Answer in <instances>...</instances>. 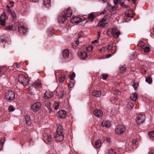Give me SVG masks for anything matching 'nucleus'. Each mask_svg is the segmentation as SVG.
<instances>
[{"label": "nucleus", "instance_id": "obj_1", "mask_svg": "<svg viewBox=\"0 0 154 154\" xmlns=\"http://www.w3.org/2000/svg\"><path fill=\"white\" fill-rule=\"evenodd\" d=\"M64 134L61 128H58L57 130V134L54 136V138L57 141H61L64 139Z\"/></svg>", "mask_w": 154, "mask_h": 154}, {"label": "nucleus", "instance_id": "obj_2", "mask_svg": "<svg viewBox=\"0 0 154 154\" xmlns=\"http://www.w3.org/2000/svg\"><path fill=\"white\" fill-rule=\"evenodd\" d=\"M19 82L24 86L28 85L29 83V79L23 75H20L18 77Z\"/></svg>", "mask_w": 154, "mask_h": 154}, {"label": "nucleus", "instance_id": "obj_3", "mask_svg": "<svg viewBox=\"0 0 154 154\" xmlns=\"http://www.w3.org/2000/svg\"><path fill=\"white\" fill-rule=\"evenodd\" d=\"M106 33L107 35L109 36H110L112 34L113 37L115 38H118L120 34L119 30H118L116 32H115L113 28L108 29Z\"/></svg>", "mask_w": 154, "mask_h": 154}, {"label": "nucleus", "instance_id": "obj_4", "mask_svg": "<svg viewBox=\"0 0 154 154\" xmlns=\"http://www.w3.org/2000/svg\"><path fill=\"white\" fill-rule=\"evenodd\" d=\"M126 129L125 126L119 125L117 126L115 129V131L116 133L119 135L123 133L126 131Z\"/></svg>", "mask_w": 154, "mask_h": 154}, {"label": "nucleus", "instance_id": "obj_5", "mask_svg": "<svg viewBox=\"0 0 154 154\" xmlns=\"http://www.w3.org/2000/svg\"><path fill=\"white\" fill-rule=\"evenodd\" d=\"M15 93L12 91H8L5 94V98L8 100H11L15 98Z\"/></svg>", "mask_w": 154, "mask_h": 154}, {"label": "nucleus", "instance_id": "obj_6", "mask_svg": "<svg viewBox=\"0 0 154 154\" xmlns=\"http://www.w3.org/2000/svg\"><path fill=\"white\" fill-rule=\"evenodd\" d=\"M145 120V116L144 114H139L137 116L136 122L137 124H140L144 122Z\"/></svg>", "mask_w": 154, "mask_h": 154}, {"label": "nucleus", "instance_id": "obj_7", "mask_svg": "<svg viewBox=\"0 0 154 154\" xmlns=\"http://www.w3.org/2000/svg\"><path fill=\"white\" fill-rule=\"evenodd\" d=\"M41 104L39 102H37L33 103L31 106V110L35 112L38 111L40 109Z\"/></svg>", "mask_w": 154, "mask_h": 154}, {"label": "nucleus", "instance_id": "obj_8", "mask_svg": "<svg viewBox=\"0 0 154 154\" xmlns=\"http://www.w3.org/2000/svg\"><path fill=\"white\" fill-rule=\"evenodd\" d=\"M69 7L66 10L64 11L61 13L62 15L66 17H70L72 15V11L69 9Z\"/></svg>", "mask_w": 154, "mask_h": 154}, {"label": "nucleus", "instance_id": "obj_9", "mask_svg": "<svg viewBox=\"0 0 154 154\" xmlns=\"http://www.w3.org/2000/svg\"><path fill=\"white\" fill-rule=\"evenodd\" d=\"M6 17V14L5 12H3L0 17V23L2 25H5V20Z\"/></svg>", "mask_w": 154, "mask_h": 154}, {"label": "nucleus", "instance_id": "obj_10", "mask_svg": "<svg viewBox=\"0 0 154 154\" xmlns=\"http://www.w3.org/2000/svg\"><path fill=\"white\" fill-rule=\"evenodd\" d=\"M56 115L57 117L64 118L66 116V112L65 110H60L57 113Z\"/></svg>", "mask_w": 154, "mask_h": 154}, {"label": "nucleus", "instance_id": "obj_11", "mask_svg": "<svg viewBox=\"0 0 154 154\" xmlns=\"http://www.w3.org/2000/svg\"><path fill=\"white\" fill-rule=\"evenodd\" d=\"M27 29L23 26H18V31L19 33L22 35H24L27 32Z\"/></svg>", "mask_w": 154, "mask_h": 154}, {"label": "nucleus", "instance_id": "obj_12", "mask_svg": "<svg viewBox=\"0 0 154 154\" xmlns=\"http://www.w3.org/2000/svg\"><path fill=\"white\" fill-rule=\"evenodd\" d=\"M93 114L96 117H101L103 115L102 111L100 109H95L93 112Z\"/></svg>", "mask_w": 154, "mask_h": 154}, {"label": "nucleus", "instance_id": "obj_13", "mask_svg": "<svg viewBox=\"0 0 154 154\" xmlns=\"http://www.w3.org/2000/svg\"><path fill=\"white\" fill-rule=\"evenodd\" d=\"M53 95L52 92L49 91H46L44 95L43 98L45 99H48L52 97Z\"/></svg>", "mask_w": 154, "mask_h": 154}, {"label": "nucleus", "instance_id": "obj_14", "mask_svg": "<svg viewBox=\"0 0 154 154\" xmlns=\"http://www.w3.org/2000/svg\"><path fill=\"white\" fill-rule=\"evenodd\" d=\"M71 22L72 23H78L82 21V19L78 17H74L71 20Z\"/></svg>", "mask_w": 154, "mask_h": 154}, {"label": "nucleus", "instance_id": "obj_15", "mask_svg": "<svg viewBox=\"0 0 154 154\" xmlns=\"http://www.w3.org/2000/svg\"><path fill=\"white\" fill-rule=\"evenodd\" d=\"M42 83L40 80H38L35 81L34 83L32 85V87L35 88H38L41 86Z\"/></svg>", "mask_w": 154, "mask_h": 154}, {"label": "nucleus", "instance_id": "obj_16", "mask_svg": "<svg viewBox=\"0 0 154 154\" xmlns=\"http://www.w3.org/2000/svg\"><path fill=\"white\" fill-rule=\"evenodd\" d=\"M101 125L103 127H105L108 128L110 126V122L109 121H103L102 122Z\"/></svg>", "mask_w": 154, "mask_h": 154}, {"label": "nucleus", "instance_id": "obj_17", "mask_svg": "<svg viewBox=\"0 0 154 154\" xmlns=\"http://www.w3.org/2000/svg\"><path fill=\"white\" fill-rule=\"evenodd\" d=\"M137 97V94L135 93L131 94L130 96V99L134 101H136Z\"/></svg>", "mask_w": 154, "mask_h": 154}, {"label": "nucleus", "instance_id": "obj_18", "mask_svg": "<svg viewBox=\"0 0 154 154\" xmlns=\"http://www.w3.org/2000/svg\"><path fill=\"white\" fill-rule=\"evenodd\" d=\"M107 5L108 9L110 11H115L116 9V8L115 6H112L109 3H107Z\"/></svg>", "mask_w": 154, "mask_h": 154}, {"label": "nucleus", "instance_id": "obj_19", "mask_svg": "<svg viewBox=\"0 0 154 154\" xmlns=\"http://www.w3.org/2000/svg\"><path fill=\"white\" fill-rule=\"evenodd\" d=\"M66 16L62 15V14L58 18V21L60 23L64 22L66 20Z\"/></svg>", "mask_w": 154, "mask_h": 154}, {"label": "nucleus", "instance_id": "obj_20", "mask_svg": "<svg viewBox=\"0 0 154 154\" xmlns=\"http://www.w3.org/2000/svg\"><path fill=\"white\" fill-rule=\"evenodd\" d=\"M101 95V92L100 91L94 90L92 92V95L96 97H99Z\"/></svg>", "mask_w": 154, "mask_h": 154}, {"label": "nucleus", "instance_id": "obj_21", "mask_svg": "<svg viewBox=\"0 0 154 154\" xmlns=\"http://www.w3.org/2000/svg\"><path fill=\"white\" fill-rule=\"evenodd\" d=\"M63 54L64 58H68L69 55V51L66 49L64 50L63 52Z\"/></svg>", "mask_w": 154, "mask_h": 154}, {"label": "nucleus", "instance_id": "obj_22", "mask_svg": "<svg viewBox=\"0 0 154 154\" xmlns=\"http://www.w3.org/2000/svg\"><path fill=\"white\" fill-rule=\"evenodd\" d=\"M43 4L47 7H49L51 6V0H44Z\"/></svg>", "mask_w": 154, "mask_h": 154}, {"label": "nucleus", "instance_id": "obj_23", "mask_svg": "<svg viewBox=\"0 0 154 154\" xmlns=\"http://www.w3.org/2000/svg\"><path fill=\"white\" fill-rule=\"evenodd\" d=\"M52 103L50 102H48L45 103V106L49 109V112H52Z\"/></svg>", "mask_w": 154, "mask_h": 154}, {"label": "nucleus", "instance_id": "obj_24", "mask_svg": "<svg viewBox=\"0 0 154 154\" xmlns=\"http://www.w3.org/2000/svg\"><path fill=\"white\" fill-rule=\"evenodd\" d=\"M81 56L80 57L81 59L84 60L85 58H86L87 56V53L86 52L84 51H82L81 52Z\"/></svg>", "mask_w": 154, "mask_h": 154}, {"label": "nucleus", "instance_id": "obj_25", "mask_svg": "<svg viewBox=\"0 0 154 154\" xmlns=\"http://www.w3.org/2000/svg\"><path fill=\"white\" fill-rule=\"evenodd\" d=\"M63 91L61 89L57 93V96L59 98L62 99L63 95Z\"/></svg>", "mask_w": 154, "mask_h": 154}, {"label": "nucleus", "instance_id": "obj_26", "mask_svg": "<svg viewBox=\"0 0 154 154\" xmlns=\"http://www.w3.org/2000/svg\"><path fill=\"white\" fill-rule=\"evenodd\" d=\"M104 22H105L100 21L99 23V26H100L103 28H105L107 27L108 25V24L107 23H105Z\"/></svg>", "mask_w": 154, "mask_h": 154}, {"label": "nucleus", "instance_id": "obj_27", "mask_svg": "<svg viewBox=\"0 0 154 154\" xmlns=\"http://www.w3.org/2000/svg\"><path fill=\"white\" fill-rule=\"evenodd\" d=\"M95 17L94 16V14L92 13H91L88 15V19L92 22L95 18Z\"/></svg>", "mask_w": 154, "mask_h": 154}, {"label": "nucleus", "instance_id": "obj_28", "mask_svg": "<svg viewBox=\"0 0 154 154\" xmlns=\"http://www.w3.org/2000/svg\"><path fill=\"white\" fill-rule=\"evenodd\" d=\"M95 147L97 148H99L101 146V143L100 141V140H97L96 141L94 145Z\"/></svg>", "mask_w": 154, "mask_h": 154}, {"label": "nucleus", "instance_id": "obj_29", "mask_svg": "<svg viewBox=\"0 0 154 154\" xmlns=\"http://www.w3.org/2000/svg\"><path fill=\"white\" fill-rule=\"evenodd\" d=\"M6 36H1L0 37V42H2V43H3L4 42H7L8 38H7L6 39ZM7 37V36H6Z\"/></svg>", "mask_w": 154, "mask_h": 154}, {"label": "nucleus", "instance_id": "obj_30", "mask_svg": "<svg viewBox=\"0 0 154 154\" xmlns=\"http://www.w3.org/2000/svg\"><path fill=\"white\" fill-rule=\"evenodd\" d=\"M134 104L131 102H129L127 104V107L130 109H132L134 106Z\"/></svg>", "mask_w": 154, "mask_h": 154}, {"label": "nucleus", "instance_id": "obj_31", "mask_svg": "<svg viewBox=\"0 0 154 154\" xmlns=\"http://www.w3.org/2000/svg\"><path fill=\"white\" fill-rule=\"evenodd\" d=\"M120 72L122 73H124L126 71V68L125 65H123L120 68Z\"/></svg>", "mask_w": 154, "mask_h": 154}, {"label": "nucleus", "instance_id": "obj_32", "mask_svg": "<svg viewBox=\"0 0 154 154\" xmlns=\"http://www.w3.org/2000/svg\"><path fill=\"white\" fill-rule=\"evenodd\" d=\"M72 81L70 82L69 85V87L70 88H73L74 85V81L73 80H71Z\"/></svg>", "mask_w": 154, "mask_h": 154}, {"label": "nucleus", "instance_id": "obj_33", "mask_svg": "<svg viewBox=\"0 0 154 154\" xmlns=\"http://www.w3.org/2000/svg\"><path fill=\"white\" fill-rule=\"evenodd\" d=\"M138 45L142 49H143L144 47L145 43L144 42L142 41L140 42Z\"/></svg>", "mask_w": 154, "mask_h": 154}, {"label": "nucleus", "instance_id": "obj_34", "mask_svg": "<svg viewBox=\"0 0 154 154\" xmlns=\"http://www.w3.org/2000/svg\"><path fill=\"white\" fill-rule=\"evenodd\" d=\"M9 13L13 18H16L15 14L14 11H12L11 10H10Z\"/></svg>", "mask_w": 154, "mask_h": 154}, {"label": "nucleus", "instance_id": "obj_35", "mask_svg": "<svg viewBox=\"0 0 154 154\" xmlns=\"http://www.w3.org/2000/svg\"><path fill=\"white\" fill-rule=\"evenodd\" d=\"M46 139L49 142H51L52 141V137L51 136L47 135Z\"/></svg>", "mask_w": 154, "mask_h": 154}, {"label": "nucleus", "instance_id": "obj_36", "mask_svg": "<svg viewBox=\"0 0 154 154\" xmlns=\"http://www.w3.org/2000/svg\"><path fill=\"white\" fill-rule=\"evenodd\" d=\"M148 134L150 138L151 137L154 138V131L149 132Z\"/></svg>", "mask_w": 154, "mask_h": 154}, {"label": "nucleus", "instance_id": "obj_37", "mask_svg": "<svg viewBox=\"0 0 154 154\" xmlns=\"http://www.w3.org/2000/svg\"><path fill=\"white\" fill-rule=\"evenodd\" d=\"M146 81L148 83L150 84L152 82V79L149 77H147L146 78Z\"/></svg>", "mask_w": 154, "mask_h": 154}, {"label": "nucleus", "instance_id": "obj_38", "mask_svg": "<svg viewBox=\"0 0 154 154\" xmlns=\"http://www.w3.org/2000/svg\"><path fill=\"white\" fill-rule=\"evenodd\" d=\"M101 76H102V79L103 80H106V78L108 77V75L107 73H103L101 74Z\"/></svg>", "mask_w": 154, "mask_h": 154}, {"label": "nucleus", "instance_id": "obj_39", "mask_svg": "<svg viewBox=\"0 0 154 154\" xmlns=\"http://www.w3.org/2000/svg\"><path fill=\"white\" fill-rule=\"evenodd\" d=\"M13 26L12 25L9 26L6 28V29L8 30H15V29H13Z\"/></svg>", "mask_w": 154, "mask_h": 154}, {"label": "nucleus", "instance_id": "obj_40", "mask_svg": "<svg viewBox=\"0 0 154 154\" xmlns=\"http://www.w3.org/2000/svg\"><path fill=\"white\" fill-rule=\"evenodd\" d=\"M114 94L116 95H119L120 94V92L118 90H114Z\"/></svg>", "mask_w": 154, "mask_h": 154}, {"label": "nucleus", "instance_id": "obj_41", "mask_svg": "<svg viewBox=\"0 0 154 154\" xmlns=\"http://www.w3.org/2000/svg\"><path fill=\"white\" fill-rule=\"evenodd\" d=\"M108 154H116L115 151H114L112 149H110L109 150Z\"/></svg>", "mask_w": 154, "mask_h": 154}, {"label": "nucleus", "instance_id": "obj_42", "mask_svg": "<svg viewBox=\"0 0 154 154\" xmlns=\"http://www.w3.org/2000/svg\"><path fill=\"white\" fill-rule=\"evenodd\" d=\"M110 101L112 103H114L117 101V98L115 97H112L111 98Z\"/></svg>", "mask_w": 154, "mask_h": 154}, {"label": "nucleus", "instance_id": "obj_43", "mask_svg": "<svg viewBox=\"0 0 154 154\" xmlns=\"http://www.w3.org/2000/svg\"><path fill=\"white\" fill-rule=\"evenodd\" d=\"M75 73H72V74L69 76V77L71 80H73L75 76Z\"/></svg>", "mask_w": 154, "mask_h": 154}, {"label": "nucleus", "instance_id": "obj_44", "mask_svg": "<svg viewBox=\"0 0 154 154\" xmlns=\"http://www.w3.org/2000/svg\"><path fill=\"white\" fill-rule=\"evenodd\" d=\"M79 40L78 39L75 41L73 43V45L75 46H77L79 44Z\"/></svg>", "mask_w": 154, "mask_h": 154}, {"label": "nucleus", "instance_id": "obj_45", "mask_svg": "<svg viewBox=\"0 0 154 154\" xmlns=\"http://www.w3.org/2000/svg\"><path fill=\"white\" fill-rule=\"evenodd\" d=\"M112 48V44H109L108 45L107 50L109 51H110Z\"/></svg>", "mask_w": 154, "mask_h": 154}, {"label": "nucleus", "instance_id": "obj_46", "mask_svg": "<svg viewBox=\"0 0 154 154\" xmlns=\"http://www.w3.org/2000/svg\"><path fill=\"white\" fill-rule=\"evenodd\" d=\"M144 49V51L145 52L147 53L148 52L149 50V47H146L144 48L143 49Z\"/></svg>", "mask_w": 154, "mask_h": 154}, {"label": "nucleus", "instance_id": "obj_47", "mask_svg": "<svg viewBox=\"0 0 154 154\" xmlns=\"http://www.w3.org/2000/svg\"><path fill=\"white\" fill-rule=\"evenodd\" d=\"M65 79V76L60 78L59 79V82H63Z\"/></svg>", "mask_w": 154, "mask_h": 154}, {"label": "nucleus", "instance_id": "obj_48", "mask_svg": "<svg viewBox=\"0 0 154 154\" xmlns=\"http://www.w3.org/2000/svg\"><path fill=\"white\" fill-rule=\"evenodd\" d=\"M14 110V109L13 108V106H10L9 108V110L10 112H13Z\"/></svg>", "mask_w": 154, "mask_h": 154}, {"label": "nucleus", "instance_id": "obj_49", "mask_svg": "<svg viewBox=\"0 0 154 154\" xmlns=\"http://www.w3.org/2000/svg\"><path fill=\"white\" fill-rule=\"evenodd\" d=\"M26 124L28 125H31V120L30 119H29L28 120H27V121H26Z\"/></svg>", "mask_w": 154, "mask_h": 154}, {"label": "nucleus", "instance_id": "obj_50", "mask_svg": "<svg viewBox=\"0 0 154 154\" xmlns=\"http://www.w3.org/2000/svg\"><path fill=\"white\" fill-rule=\"evenodd\" d=\"M138 83H134L133 85V87L134 88V89L136 90V89L137 88L138 86Z\"/></svg>", "mask_w": 154, "mask_h": 154}, {"label": "nucleus", "instance_id": "obj_51", "mask_svg": "<svg viewBox=\"0 0 154 154\" xmlns=\"http://www.w3.org/2000/svg\"><path fill=\"white\" fill-rule=\"evenodd\" d=\"M107 19V16H105L102 19V20H100V21H102V22H105Z\"/></svg>", "mask_w": 154, "mask_h": 154}, {"label": "nucleus", "instance_id": "obj_52", "mask_svg": "<svg viewBox=\"0 0 154 154\" xmlns=\"http://www.w3.org/2000/svg\"><path fill=\"white\" fill-rule=\"evenodd\" d=\"M84 35L83 33L82 32H79L78 34V38H80Z\"/></svg>", "mask_w": 154, "mask_h": 154}, {"label": "nucleus", "instance_id": "obj_53", "mask_svg": "<svg viewBox=\"0 0 154 154\" xmlns=\"http://www.w3.org/2000/svg\"><path fill=\"white\" fill-rule=\"evenodd\" d=\"M59 104L60 103H55V106L54 107V108L55 109H57L59 108Z\"/></svg>", "mask_w": 154, "mask_h": 154}, {"label": "nucleus", "instance_id": "obj_54", "mask_svg": "<svg viewBox=\"0 0 154 154\" xmlns=\"http://www.w3.org/2000/svg\"><path fill=\"white\" fill-rule=\"evenodd\" d=\"M25 118L26 121L30 119V117L28 115H26L25 116Z\"/></svg>", "mask_w": 154, "mask_h": 154}, {"label": "nucleus", "instance_id": "obj_55", "mask_svg": "<svg viewBox=\"0 0 154 154\" xmlns=\"http://www.w3.org/2000/svg\"><path fill=\"white\" fill-rule=\"evenodd\" d=\"M121 6L123 7H125V8H127V7H129V6L128 5H125V4H124V3H121Z\"/></svg>", "mask_w": 154, "mask_h": 154}, {"label": "nucleus", "instance_id": "obj_56", "mask_svg": "<svg viewBox=\"0 0 154 154\" xmlns=\"http://www.w3.org/2000/svg\"><path fill=\"white\" fill-rule=\"evenodd\" d=\"M92 46L89 47L87 48V50L88 51H92Z\"/></svg>", "mask_w": 154, "mask_h": 154}, {"label": "nucleus", "instance_id": "obj_57", "mask_svg": "<svg viewBox=\"0 0 154 154\" xmlns=\"http://www.w3.org/2000/svg\"><path fill=\"white\" fill-rule=\"evenodd\" d=\"M125 1V0H119V2L120 3V5L122 3H124V2Z\"/></svg>", "mask_w": 154, "mask_h": 154}, {"label": "nucleus", "instance_id": "obj_58", "mask_svg": "<svg viewBox=\"0 0 154 154\" xmlns=\"http://www.w3.org/2000/svg\"><path fill=\"white\" fill-rule=\"evenodd\" d=\"M118 1V0H113V2L115 5L117 4Z\"/></svg>", "mask_w": 154, "mask_h": 154}, {"label": "nucleus", "instance_id": "obj_59", "mask_svg": "<svg viewBox=\"0 0 154 154\" xmlns=\"http://www.w3.org/2000/svg\"><path fill=\"white\" fill-rule=\"evenodd\" d=\"M3 70V67L2 66H0V74Z\"/></svg>", "mask_w": 154, "mask_h": 154}, {"label": "nucleus", "instance_id": "obj_60", "mask_svg": "<svg viewBox=\"0 0 154 154\" xmlns=\"http://www.w3.org/2000/svg\"><path fill=\"white\" fill-rule=\"evenodd\" d=\"M100 32L99 31L98 32V37L97 38L99 39L100 38Z\"/></svg>", "mask_w": 154, "mask_h": 154}, {"label": "nucleus", "instance_id": "obj_61", "mask_svg": "<svg viewBox=\"0 0 154 154\" xmlns=\"http://www.w3.org/2000/svg\"><path fill=\"white\" fill-rule=\"evenodd\" d=\"M14 2H13V1H11L10 2H9V4L11 5H12L11 6L12 7H13V4H14Z\"/></svg>", "mask_w": 154, "mask_h": 154}, {"label": "nucleus", "instance_id": "obj_62", "mask_svg": "<svg viewBox=\"0 0 154 154\" xmlns=\"http://www.w3.org/2000/svg\"><path fill=\"white\" fill-rule=\"evenodd\" d=\"M16 67L17 68H19V66L18 64V63H15Z\"/></svg>", "mask_w": 154, "mask_h": 154}, {"label": "nucleus", "instance_id": "obj_63", "mask_svg": "<svg viewBox=\"0 0 154 154\" xmlns=\"http://www.w3.org/2000/svg\"><path fill=\"white\" fill-rule=\"evenodd\" d=\"M137 141L136 140L134 139L132 141V143L133 144H134Z\"/></svg>", "mask_w": 154, "mask_h": 154}, {"label": "nucleus", "instance_id": "obj_64", "mask_svg": "<svg viewBox=\"0 0 154 154\" xmlns=\"http://www.w3.org/2000/svg\"><path fill=\"white\" fill-rule=\"evenodd\" d=\"M149 154H154V151H150L149 153Z\"/></svg>", "mask_w": 154, "mask_h": 154}]
</instances>
